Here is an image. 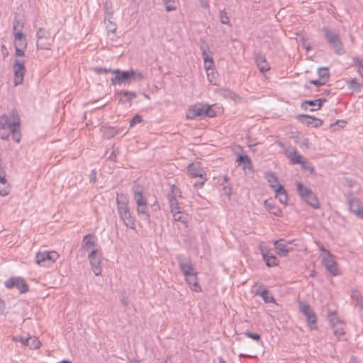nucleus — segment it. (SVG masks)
<instances>
[{
    "label": "nucleus",
    "mask_w": 363,
    "mask_h": 363,
    "mask_svg": "<svg viewBox=\"0 0 363 363\" xmlns=\"http://www.w3.org/2000/svg\"><path fill=\"white\" fill-rule=\"evenodd\" d=\"M117 130L114 128H108L106 129V135L108 138H112L116 135Z\"/></svg>",
    "instance_id": "bf43d9fd"
},
{
    "label": "nucleus",
    "mask_w": 363,
    "mask_h": 363,
    "mask_svg": "<svg viewBox=\"0 0 363 363\" xmlns=\"http://www.w3.org/2000/svg\"><path fill=\"white\" fill-rule=\"evenodd\" d=\"M80 250L89 251V252L92 250L99 251L97 248V244L96 242L94 235L92 234H88L84 238Z\"/></svg>",
    "instance_id": "f3484780"
},
{
    "label": "nucleus",
    "mask_w": 363,
    "mask_h": 363,
    "mask_svg": "<svg viewBox=\"0 0 363 363\" xmlns=\"http://www.w3.org/2000/svg\"><path fill=\"white\" fill-rule=\"evenodd\" d=\"M219 17L222 24L228 25L230 23L229 18L225 11L223 10L220 11Z\"/></svg>",
    "instance_id": "49530a36"
},
{
    "label": "nucleus",
    "mask_w": 363,
    "mask_h": 363,
    "mask_svg": "<svg viewBox=\"0 0 363 363\" xmlns=\"http://www.w3.org/2000/svg\"><path fill=\"white\" fill-rule=\"evenodd\" d=\"M13 71L14 74L13 83L15 86L20 85L23 83L25 73V60L21 58H16L13 65Z\"/></svg>",
    "instance_id": "1a4fd4ad"
},
{
    "label": "nucleus",
    "mask_w": 363,
    "mask_h": 363,
    "mask_svg": "<svg viewBox=\"0 0 363 363\" xmlns=\"http://www.w3.org/2000/svg\"><path fill=\"white\" fill-rule=\"evenodd\" d=\"M208 81L213 84H216V74L214 72V69L212 71H208L206 72Z\"/></svg>",
    "instance_id": "09e8293b"
},
{
    "label": "nucleus",
    "mask_w": 363,
    "mask_h": 363,
    "mask_svg": "<svg viewBox=\"0 0 363 363\" xmlns=\"http://www.w3.org/2000/svg\"><path fill=\"white\" fill-rule=\"evenodd\" d=\"M134 200L137 205V213L139 216L144 217L147 222L150 221V215L148 213V207L146 198L144 197L141 188L139 186L133 187Z\"/></svg>",
    "instance_id": "7ed1b4c3"
},
{
    "label": "nucleus",
    "mask_w": 363,
    "mask_h": 363,
    "mask_svg": "<svg viewBox=\"0 0 363 363\" xmlns=\"http://www.w3.org/2000/svg\"><path fill=\"white\" fill-rule=\"evenodd\" d=\"M176 188L174 186L172 187L171 192L167 194L168 203L170 208L171 213L176 212L181 209L179 203L176 199V194L174 190Z\"/></svg>",
    "instance_id": "412c9836"
},
{
    "label": "nucleus",
    "mask_w": 363,
    "mask_h": 363,
    "mask_svg": "<svg viewBox=\"0 0 363 363\" xmlns=\"http://www.w3.org/2000/svg\"><path fill=\"white\" fill-rule=\"evenodd\" d=\"M59 258V254L55 251L43 250L35 255V263L43 267H49Z\"/></svg>",
    "instance_id": "39448f33"
},
{
    "label": "nucleus",
    "mask_w": 363,
    "mask_h": 363,
    "mask_svg": "<svg viewBox=\"0 0 363 363\" xmlns=\"http://www.w3.org/2000/svg\"><path fill=\"white\" fill-rule=\"evenodd\" d=\"M322 31L324 34L325 38L333 49L335 54L342 55L346 53V50L344 48L340 37L337 33L330 30L328 27L323 28Z\"/></svg>",
    "instance_id": "f03ea898"
},
{
    "label": "nucleus",
    "mask_w": 363,
    "mask_h": 363,
    "mask_svg": "<svg viewBox=\"0 0 363 363\" xmlns=\"http://www.w3.org/2000/svg\"><path fill=\"white\" fill-rule=\"evenodd\" d=\"M265 179L268 182L269 186L275 191L279 186H281L279 184V179L274 172H267L265 173Z\"/></svg>",
    "instance_id": "393cba45"
},
{
    "label": "nucleus",
    "mask_w": 363,
    "mask_h": 363,
    "mask_svg": "<svg viewBox=\"0 0 363 363\" xmlns=\"http://www.w3.org/2000/svg\"><path fill=\"white\" fill-rule=\"evenodd\" d=\"M223 191H224V193H225L227 196H230V194H231V189H230V187L225 186V187L223 188Z\"/></svg>",
    "instance_id": "0e129e2a"
},
{
    "label": "nucleus",
    "mask_w": 363,
    "mask_h": 363,
    "mask_svg": "<svg viewBox=\"0 0 363 363\" xmlns=\"http://www.w3.org/2000/svg\"><path fill=\"white\" fill-rule=\"evenodd\" d=\"M349 363H357V359L354 357H352L350 359Z\"/></svg>",
    "instance_id": "774afa93"
},
{
    "label": "nucleus",
    "mask_w": 363,
    "mask_h": 363,
    "mask_svg": "<svg viewBox=\"0 0 363 363\" xmlns=\"http://www.w3.org/2000/svg\"><path fill=\"white\" fill-rule=\"evenodd\" d=\"M351 298L353 301H356V306H359L360 309H363V297L361 293L357 290H354L351 293Z\"/></svg>",
    "instance_id": "c756f323"
},
{
    "label": "nucleus",
    "mask_w": 363,
    "mask_h": 363,
    "mask_svg": "<svg viewBox=\"0 0 363 363\" xmlns=\"http://www.w3.org/2000/svg\"><path fill=\"white\" fill-rule=\"evenodd\" d=\"M299 309L300 311L306 317L307 321L309 324L315 323V315L308 303L303 302L300 303Z\"/></svg>",
    "instance_id": "a211bd4d"
},
{
    "label": "nucleus",
    "mask_w": 363,
    "mask_h": 363,
    "mask_svg": "<svg viewBox=\"0 0 363 363\" xmlns=\"http://www.w3.org/2000/svg\"><path fill=\"white\" fill-rule=\"evenodd\" d=\"M322 264L326 269L333 275L336 276L338 274V269L337 268L336 262L334 260L333 255L329 251H325V254L321 255Z\"/></svg>",
    "instance_id": "f8f14e48"
},
{
    "label": "nucleus",
    "mask_w": 363,
    "mask_h": 363,
    "mask_svg": "<svg viewBox=\"0 0 363 363\" xmlns=\"http://www.w3.org/2000/svg\"><path fill=\"white\" fill-rule=\"evenodd\" d=\"M30 340V345H27L29 347L32 349H37L40 347V342L35 337H29Z\"/></svg>",
    "instance_id": "3c124183"
},
{
    "label": "nucleus",
    "mask_w": 363,
    "mask_h": 363,
    "mask_svg": "<svg viewBox=\"0 0 363 363\" xmlns=\"http://www.w3.org/2000/svg\"><path fill=\"white\" fill-rule=\"evenodd\" d=\"M308 118V120H311V121L313 122L311 125L314 128H318L322 125V121L318 118H316L315 117Z\"/></svg>",
    "instance_id": "4d7b16f0"
},
{
    "label": "nucleus",
    "mask_w": 363,
    "mask_h": 363,
    "mask_svg": "<svg viewBox=\"0 0 363 363\" xmlns=\"http://www.w3.org/2000/svg\"><path fill=\"white\" fill-rule=\"evenodd\" d=\"M130 81L140 82L144 79V74L141 71L130 69L129 70Z\"/></svg>",
    "instance_id": "f704fd0d"
},
{
    "label": "nucleus",
    "mask_w": 363,
    "mask_h": 363,
    "mask_svg": "<svg viewBox=\"0 0 363 363\" xmlns=\"http://www.w3.org/2000/svg\"><path fill=\"white\" fill-rule=\"evenodd\" d=\"M185 278L187 284L189 285L192 291L196 292L201 291V288L199 284L198 278L196 272L189 276H186Z\"/></svg>",
    "instance_id": "b1692460"
},
{
    "label": "nucleus",
    "mask_w": 363,
    "mask_h": 363,
    "mask_svg": "<svg viewBox=\"0 0 363 363\" xmlns=\"http://www.w3.org/2000/svg\"><path fill=\"white\" fill-rule=\"evenodd\" d=\"M333 321L334 320L333 319L332 322L334 335L337 336L338 339H340L345 334L343 327L341 323L336 324Z\"/></svg>",
    "instance_id": "e433bc0d"
},
{
    "label": "nucleus",
    "mask_w": 363,
    "mask_h": 363,
    "mask_svg": "<svg viewBox=\"0 0 363 363\" xmlns=\"http://www.w3.org/2000/svg\"><path fill=\"white\" fill-rule=\"evenodd\" d=\"M256 64L261 72H264L270 69V66L264 55L259 53L255 57Z\"/></svg>",
    "instance_id": "5701e85b"
},
{
    "label": "nucleus",
    "mask_w": 363,
    "mask_h": 363,
    "mask_svg": "<svg viewBox=\"0 0 363 363\" xmlns=\"http://www.w3.org/2000/svg\"><path fill=\"white\" fill-rule=\"evenodd\" d=\"M276 194V197L279 199V201L283 203L286 204L288 201V196L286 191L284 188L283 186H280L277 189L274 191Z\"/></svg>",
    "instance_id": "cd10ccee"
},
{
    "label": "nucleus",
    "mask_w": 363,
    "mask_h": 363,
    "mask_svg": "<svg viewBox=\"0 0 363 363\" xmlns=\"http://www.w3.org/2000/svg\"><path fill=\"white\" fill-rule=\"evenodd\" d=\"M308 118H313V117L308 116V115H301L298 116V118L301 121L302 123H303L308 125H311L313 122L311 121V120H308Z\"/></svg>",
    "instance_id": "603ef678"
},
{
    "label": "nucleus",
    "mask_w": 363,
    "mask_h": 363,
    "mask_svg": "<svg viewBox=\"0 0 363 363\" xmlns=\"http://www.w3.org/2000/svg\"><path fill=\"white\" fill-rule=\"evenodd\" d=\"M247 337L251 338L254 340L259 341L261 339V337L257 333H253L250 331H246L244 333Z\"/></svg>",
    "instance_id": "8fccbe9b"
},
{
    "label": "nucleus",
    "mask_w": 363,
    "mask_h": 363,
    "mask_svg": "<svg viewBox=\"0 0 363 363\" xmlns=\"http://www.w3.org/2000/svg\"><path fill=\"white\" fill-rule=\"evenodd\" d=\"M347 84L349 88L354 91H359L361 89V84L356 78H353L347 81Z\"/></svg>",
    "instance_id": "ea45409f"
},
{
    "label": "nucleus",
    "mask_w": 363,
    "mask_h": 363,
    "mask_svg": "<svg viewBox=\"0 0 363 363\" xmlns=\"http://www.w3.org/2000/svg\"><path fill=\"white\" fill-rule=\"evenodd\" d=\"M54 43V37H52L49 30L39 28L36 32V46L38 49L49 50Z\"/></svg>",
    "instance_id": "0eeeda50"
},
{
    "label": "nucleus",
    "mask_w": 363,
    "mask_h": 363,
    "mask_svg": "<svg viewBox=\"0 0 363 363\" xmlns=\"http://www.w3.org/2000/svg\"><path fill=\"white\" fill-rule=\"evenodd\" d=\"M6 179V173L4 171V167L3 166L1 160L0 159V180L3 181Z\"/></svg>",
    "instance_id": "680f3d73"
},
{
    "label": "nucleus",
    "mask_w": 363,
    "mask_h": 363,
    "mask_svg": "<svg viewBox=\"0 0 363 363\" xmlns=\"http://www.w3.org/2000/svg\"><path fill=\"white\" fill-rule=\"evenodd\" d=\"M354 65L357 67V73L363 77V64L358 58L354 59Z\"/></svg>",
    "instance_id": "a18cd8bd"
},
{
    "label": "nucleus",
    "mask_w": 363,
    "mask_h": 363,
    "mask_svg": "<svg viewBox=\"0 0 363 363\" xmlns=\"http://www.w3.org/2000/svg\"><path fill=\"white\" fill-rule=\"evenodd\" d=\"M216 115V111L212 109L210 105L197 103L189 107L186 114V118L192 120L198 117H214Z\"/></svg>",
    "instance_id": "20e7f679"
},
{
    "label": "nucleus",
    "mask_w": 363,
    "mask_h": 363,
    "mask_svg": "<svg viewBox=\"0 0 363 363\" xmlns=\"http://www.w3.org/2000/svg\"><path fill=\"white\" fill-rule=\"evenodd\" d=\"M177 259L178 261L181 271L183 272L185 277L195 273L194 269L191 262H185L182 255L177 256Z\"/></svg>",
    "instance_id": "aec40b11"
},
{
    "label": "nucleus",
    "mask_w": 363,
    "mask_h": 363,
    "mask_svg": "<svg viewBox=\"0 0 363 363\" xmlns=\"http://www.w3.org/2000/svg\"><path fill=\"white\" fill-rule=\"evenodd\" d=\"M9 138V134H1V138L2 140H8Z\"/></svg>",
    "instance_id": "338daca9"
},
{
    "label": "nucleus",
    "mask_w": 363,
    "mask_h": 363,
    "mask_svg": "<svg viewBox=\"0 0 363 363\" xmlns=\"http://www.w3.org/2000/svg\"><path fill=\"white\" fill-rule=\"evenodd\" d=\"M200 181L196 182L194 183V186L196 188H201L204 185L205 182L207 181V177L206 175L204 177H201Z\"/></svg>",
    "instance_id": "6e6d98bb"
},
{
    "label": "nucleus",
    "mask_w": 363,
    "mask_h": 363,
    "mask_svg": "<svg viewBox=\"0 0 363 363\" xmlns=\"http://www.w3.org/2000/svg\"><path fill=\"white\" fill-rule=\"evenodd\" d=\"M11 132L13 140L16 143H19L21 140L20 125L16 128L15 130H13V129L11 130Z\"/></svg>",
    "instance_id": "c03bdc74"
},
{
    "label": "nucleus",
    "mask_w": 363,
    "mask_h": 363,
    "mask_svg": "<svg viewBox=\"0 0 363 363\" xmlns=\"http://www.w3.org/2000/svg\"><path fill=\"white\" fill-rule=\"evenodd\" d=\"M5 286L8 289L16 288L20 293H26L28 291V285L26 281L20 277L11 278L5 282Z\"/></svg>",
    "instance_id": "ddd939ff"
},
{
    "label": "nucleus",
    "mask_w": 363,
    "mask_h": 363,
    "mask_svg": "<svg viewBox=\"0 0 363 363\" xmlns=\"http://www.w3.org/2000/svg\"><path fill=\"white\" fill-rule=\"evenodd\" d=\"M94 72L97 74H101V73H113V70L111 69H106V68H101V67H95L94 69Z\"/></svg>",
    "instance_id": "13d9d810"
},
{
    "label": "nucleus",
    "mask_w": 363,
    "mask_h": 363,
    "mask_svg": "<svg viewBox=\"0 0 363 363\" xmlns=\"http://www.w3.org/2000/svg\"><path fill=\"white\" fill-rule=\"evenodd\" d=\"M24 27V23L21 21L16 17L14 18L13 21V36L16 37V33L18 32L23 33V28Z\"/></svg>",
    "instance_id": "c9c22d12"
},
{
    "label": "nucleus",
    "mask_w": 363,
    "mask_h": 363,
    "mask_svg": "<svg viewBox=\"0 0 363 363\" xmlns=\"http://www.w3.org/2000/svg\"><path fill=\"white\" fill-rule=\"evenodd\" d=\"M288 158L293 164H300L304 157L299 155L296 150H294L289 153Z\"/></svg>",
    "instance_id": "4c0bfd02"
},
{
    "label": "nucleus",
    "mask_w": 363,
    "mask_h": 363,
    "mask_svg": "<svg viewBox=\"0 0 363 363\" xmlns=\"http://www.w3.org/2000/svg\"><path fill=\"white\" fill-rule=\"evenodd\" d=\"M204 67L206 71V72H208V71H212L214 69V61L210 60L208 62H204Z\"/></svg>",
    "instance_id": "5fc2aeb1"
},
{
    "label": "nucleus",
    "mask_w": 363,
    "mask_h": 363,
    "mask_svg": "<svg viewBox=\"0 0 363 363\" xmlns=\"http://www.w3.org/2000/svg\"><path fill=\"white\" fill-rule=\"evenodd\" d=\"M15 50H16V55L17 57H23V56H24V55H25V50H26L25 48L16 47Z\"/></svg>",
    "instance_id": "052dcab7"
},
{
    "label": "nucleus",
    "mask_w": 363,
    "mask_h": 363,
    "mask_svg": "<svg viewBox=\"0 0 363 363\" xmlns=\"http://www.w3.org/2000/svg\"><path fill=\"white\" fill-rule=\"evenodd\" d=\"M119 94L121 96H124L127 97V100L130 102L132 101L137 96L136 93L128 91H121Z\"/></svg>",
    "instance_id": "37998d69"
},
{
    "label": "nucleus",
    "mask_w": 363,
    "mask_h": 363,
    "mask_svg": "<svg viewBox=\"0 0 363 363\" xmlns=\"http://www.w3.org/2000/svg\"><path fill=\"white\" fill-rule=\"evenodd\" d=\"M162 1L165 5V9L167 11H172L177 9L174 0H162Z\"/></svg>",
    "instance_id": "a19ab883"
},
{
    "label": "nucleus",
    "mask_w": 363,
    "mask_h": 363,
    "mask_svg": "<svg viewBox=\"0 0 363 363\" xmlns=\"http://www.w3.org/2000/svg\"><path fill=\"white\" fill-rule=\"evenodd\" d=\"M102 254L101 251L92 250L89 253L88 258L91 267V269L96 276L101 275L102 272V267L101 266Z\"/></svg>",
    "instance_id": "9d476101"
},
{
    "label": "nucleus",
    "mask_w": 363,
    "mask_h": 363,
    "mask_svg": "<svg viewBox=\"0 0 363 363\" xmlns=\"http://www.w3.org/2000/svg\"><path fill=\"white\" fill-rule=\"evenodd\" d=\"M10 191V186L9 184L7 183L6 179H4L3 181L0 180V195L1 196H6L9 194Z\"/></svg>",
    "instance_id": "58836bf2"
},
{
    "label": "nucleus",
    "mask_w": 363,
    "mask_h": 363,
    "mask_svg": "<svg viewBox=\"0 0 363 363\" xmlns=\"http://www.w3.org/2000/svg\"><path fill=\"white\" fill-rule=\"evenodd\" d=\"M237 162L239 164H242L243 169H250L251 167V160L247 155H239L238 157L237 158Z\"/></svg>",
    "instance_id": "7c9ffc66"
},
{
    "label": "nucleus",
    "mask_w": 363,
    "mask_h": 363,
    "mask_svg": "<svg viewBox=\"0 0 363 363\" xmlns=\"http://www.w3.org/2000/svg\"><path fill=\"white\" fill-rule=\"evenodd\" d=\"M27 40L23 33L18 32L14 37V46L18 48H27Z\"/></svg>",
    "instance_id": "bb28decb"
},
{
    "label": "nucleus",
    "mask_w": 363,
    "mask_h": 363,
    "mask_svg": "<svg viewBox=\"0 0 363 363\" xmlns=\"http://www.w3.org/2000/svg\"><path fill=\"white\" fill-rule=\"evenodd\" d=\"M116 204L117 212L123 223L127 228L134 230L135 218L130 212L128 199L123 194H117Z\"/></svg>",
    "instance_id": "f257e3e1"
},
{
    "label": "nucleus",
    "mask_w": 363,
    "mask_h": 363,
    "mask_svg": "<svg viewBox=\"0 0 363 363\" xmlns=\"http://www.w3.org/2000/svg\"><path fill=\"white\" fill-rule=\"evenodd\" d=\"M326 101L325 99H318L315 100L305 101L301 104L303 108L307 109L308 106H312L311 111H315L320 108L323 103Z\"/></svg>",
    "instance_id": "4be33fe9"
},
{
    "label": "nucleus",
    "mask_w": 363,
    "mask_h": 363,
    "mask_svg": "<svg viewBox=\"0 0 363 363\" xmlns=\"http://www.w3.org/2000/svg\"><path fill=\"white\" fill-rule=\"evenodd\" d=\"M173 218L175 221H179L183 224H186L188 221L186 215H184L182 210L172 213Z\"/></svg>",
    "instance_id": "72a5a7b5"
},
{
    "label": "nucleus",
    "mask_w": 363,
    "mask_h": 363,
    "mask_svg": "<svg viewBox=\"0 0 363 363\" xmlns=\"http://www.w3.org/2000/svg\"><path fill=\"white\" fill-rule=\"evenodd\" d=\"M202 56L203 57L204 62H208L210 60H213V57L210 55V50L207 44L205 42L200 46Z\"/></svg>",
    "instance_id": "473e14b6"
},
{
    "label": "nucleus",
    "mask_w": 363,
    "mask_h": 363,
    "mask_svg": "<svg viewBox=\"0 0 363 363\" xmlns=\"http://www.w3.org/2000/svg\"><path fill=\"white\" fill-rule=\"evenodd\" d=\"M349 210L356 217L363 220V205L357 198L348 199Z\"/></svg>",
    "instance_id": "dca6fc26"
},
{
    "label": "nucleus",
    "mask_w": 363,
    "mask_h": 363,
    "mask_svg": "<svg viewBox=\"0 0 363 363\" xmlns=\"http://www.w3.org/2000/svg\"><path fill=\"white\" fill-rule=\"evenodd\" d=\"M293 240L286 242L284 240H279L274 241V245L277 250L278 255L282 257L287 256L289 252L294 250V247L290 246Z\"/></svg>",
    "instance_id": "2eb2a0df"
},
{
    "label": "nucleus",
    "mask_w": 363,
    "mask_h": 363,
    "mask_svg": "<svg viewBox=\"0 0 363 363\" xmlns=\"http://www.w3.org/2000/svg\"><path fill=\"white\" fill-rule=\"evenodd\" d=\"M345 123H346L345 121H337L335 124H333L331 126L335 128L336 125H338L341 128H343L345 126Z\"/></svg>",
    "instance_id": "e2e57ef3"
},
{
    "label": "nucleus",
    "mask_w": 363,
    "mask_h": 363,
    "mask_svg": "<svg viewBox=\"0 0 363 363\" xmlns=\"http://www.w3.org/2000/svg\"><path fill=\"white\" fill-rule=\"evenodd\" d=\"M259 250L267 267H272L279 264L278 259L273 255L267 246L259 245Z\"/></svg>",
    "instance_id": "9b49d317"
},
{
    "label": "nucleus",
    "mask_w": 363,
    "mask_h": 363,
    "mask_svg": "<svg viewBox=\"0 0 363 363\" xmlns=\"http://www.w3.org/2000/svg\"><path fill=\"white\" fill-rule=\"evenodd\" d=\"M318 74L319 79L321 80L319 83L325 84L330 77L328 69L327 67H320L318 70Z\"/></svg>",
    "instance_id": "2f4dec72"
},
{
    "label": "nucleus",
    "mask_w": 363,
    "mask_h": 363,
    "mask_svg": "<svg viewBox=\"0 0 363 363\" xmlns=\"http://www.w3.org/2000/svg\"><path fill=\"white\" fill-rule=\"evenodd\" d=\"M301 146L303 147V146H305L306 147H308V140L307 139H305L301 144Z\"/></svg>",
    "instance_id": "69168bd1"
},
{
    "label": "nucleus",
    "mask_w": 363,
    "mask_h": 363,
    "mask_svg": "<svg viewBox=\"0 0 363 363\" xmlns=\"http://www.w3.org/2000/svg\"><path fill=\"white\" fill-rule=\"evenodd\" d=\"M13 340L16 342H21L23 345H30V340L29 337H23L21 335H16L13 337Z\"/></svg>",
    "instance_id": "79ce46f5"
},
{
    "label": "nucleus",
    "mask_w": 363,
    "mask_h": 363,
    "mask_svg": "<svg viewBox=\"0 0 363 363\" xmlns=\"http://www.w3.org/2000/svg\"><path fill=\"white\" fill-rule=\"evenodd\" d=\"M187 171L189 174L192 177H201L206 175L205 170L199 162L189 164Z\"/></svg>",
    "instance_id": "6ab92c4d"
},
{
    "label": "nucleus",
    "mask_w": 363,
    "mask_h": 363,
    "mask_svg": "<svg viewBox=\"0 0 363 363\" xmlns=\"http://www.w3.org/2000/svg\"><path fill=\"white\" fill-rule=\"evenodd\" d=\"M20 125V119L16 112L12 111L9 115L4 114L0 117V129L16 130Z\"/></svg>",
    "instance_id": "6e6552de"
},
{
    "label": "nucleus",
    "mask_w": 363,
    "mask_h": 363,
    "mask_svg": "<svg viewBox=\"0 0 363 363\" xmlns=\"http://www.w3.org/2000/svg\"><path fill=\"white\" fill-rule=\"evenodd\" d=\"M113 74H114L115 76L111 78L112 84L116 85L131 83L129 70L121 71L119 69H113Z\"/></svg>",
    "instance_id": "4468645a"
},
{
    "label": "nucleus",
    "mask_w": 363,
    "mask_h": 363,
    "mask_svg": "<svg viewBox=\"0 0 363 363\" xmlns=\"http://www.w3.org/2000/svg\"><path fill=\"white\" fill-rule=\"evenodd\" d=\"M264 207L267 211H269L271 213L274 214L277 216H281V211L275 206V204L269 202L268 200H265L264 202Z\"/></svg>",
    "instance_id": "c85d7f7f"
},
{
    "label": "nucleus",
    "mask_w": 363,
    "mask_h": 363,
    "mask_svg": "<svg viewBox=\"0 0 363 363\" xmlns=\"http://www.w3.org/2000/svg\"><path fill=\"white\" fill-rule=\"evenodd\" d=\"M256 295H258L261 296L265 303H274L275 299L274 298L269 294V291L266 289H258L256 291Z\"/></svg>",
    "instance_id": "a878e982"
},
{
    "label": "nucleus",
    "mask_w": 363,
    "mask_h": 363,
    "mask_svg": "<svg viewBox=\"0 0 363 363\" xmlns=\"http://www.w3.org/2000/svg\"><path fill=\"white\" fill-rule=\"evenodd\" d=\"M299 164H301V167L304 169L309 170L311 172L313 171V167H312L311 164L308 162L306 158H303Z\"/></svg>",
    "instance_id": "de8ad7c7"
},
{
    "label": "nucleus",
    "mask_w": 363,
    "mask_h": 363,
    "mask_svg": "<svg viewBox=\"0 0 363 363\" xmlns=\"http://www.w3.org/2000/svg\"><path fill=\"white\" fill-rule=\"evenodd\" d=\"M143 121L142 116L140 115L135 116L130 121V126L133 127L137 123H140Z\"/></svg>",
    "instance_id": "864d4df0"
},
{
    "label": "nucleus",
    "mask_w": 363,
    "mask_h": 363,
    "mask_svg": "<svg viewBox=\"0 0 363 363\" xmlns=\"http://www.w3.org/2000/svg\"><path fill=\"white\" fill-rule=\"evenodd\" d=\"M297 190L303 199L315 209L320 208V203L315 194L301 182L297 183Z\"/></svg>",
    "instance_id": "423d86ee"
}]
</instances>
